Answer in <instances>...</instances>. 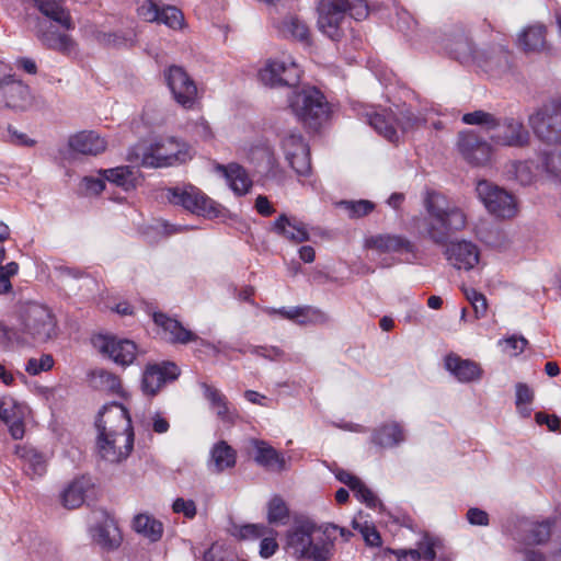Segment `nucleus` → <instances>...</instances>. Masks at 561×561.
<instances>
[{
  "label": "nucleus",
  "mask_w": 561,
  "mask_h": 561,
  "mask_svg": "<svg viewBox=\"0 0 561 561\" xmlns=\"http://www.w3.org/2000/svg\"><path fill=\"white\" fill-rule=\"evenodd\" d=\"M114 408H119L121 410H123L124 414H125V417L127 420H131L130 416H129V413L127 411V409L121 404V403H113L111 405H105L103 408L102 411L99 412V416L95 421V426L98 428V432L99 434L102 432V426L100 425H104L105 427H113V428H117V425L119 424L118 421H112L113 419H111L110 414H111V410L114 409ZM111 430H107V432H110Z\"/></svg>",
  "instance_id": "8fccbe9b"
},
{
  "label": "nucleus",
  "mask_w": 561,
  "mask_h": 561,
  "mask_svg": "<svg viewBox=\"0 0 561 561\" xmlns=\"http://www.w3.org/2000/svg\"><path fill=\"white\" fill-rule=\"evenodd\" d=\"M94 345L102 354L107 355L121 366H128L136 358L137 345L131 340L115 335H100L94 340Z\"/></svg>",
  "instance_id": "f3484780"
},
{
  "label": "nucleus",
  "mask_w": 561,
  "mask_h": 561,
  "mask_svg": "<svg viewBox=\"0 0 561 561\" xmlns=\"http://www.w3.org/2000/svg\"><path fill=\"white\" fill-rule=\"evenodd\" d=\"M365 0H319L317 25L319 31L334 42L344 36L347 16L360 20L368 14Z\"/></svg>",
  "instance_id": "7ed1b4c3"
},
{
  "label": "nucleus",
  "mask_w": 561,
  "mask_h": 561,
  "mask_svg": "<svg viewBox=\"0 0 561 561\" xmlns=\"http://www.w3.org/2000/svg\"><path fill=\"white\" fill-rule=\"evenodd\" d=\"M252 443L255 447L254 460L257 465L273 472L285 470V458L274 447L259 439H253Z\"/></svg>",
  "instance_id": "2f4dec72"
},
{
  "label": "nucleus",
  "mask_w": 561,
  "mask_h": 561,
  "mask_svg": "<svg viewBox=\"0 0 561 561\" xmlns=\"http://www.w3.org/2000/svg\"><path fill=\"white\" fill-rule=\"evenodd\" d=\"M100 174L108 182L128 192L137 187L141 181L139 169L130 165H121L101 170Z\"/></svg>",
  "instance_id": "c756f323"
},
{
  "label": "nucleus",
  "mask_w": 561,
  "mask_h": 561,
  "mask_svg": "<svg viewBox=\"0 0 561 561\" xmlns=\"http://www.w3.org/2000/svg\"><path fill=\"white\" fill-rule=\"evenodd\" d=\"M61 1L62 0H48L35 5L45 16L57 22L66 30H72L75 27L69 11L60 5Z\"/></svg>",
  "instance_id": "79ce46f5"
},
{
  "label": "nucleus",
  "mask_w": 561,
  "mask_h": 561,
  "mask_svg": "<svg viewBox=\"0 0 561 561\" xmlns=\"http://www.w3.org/2000/svg\"><path fill=\"white\" fill-rule=\"evenodd\" d=\"M351 490L360 502L366 504V506L375 508L378 505H381L375 493L360 479L358 480V483L354 484V489Z\"/></svg>",
  "instance_id": "6e6d98bb"
},
{
  "label": "nucleus",
  "mask_w": 561,
  "mask_h": 561,
  "mask_svg": "<svg viewBox=\"0 0 561 561\" xmlns=\"http://www.w3.org/2000/svg\"><path fill=\"white\" fill-rule=\"evenodd\" d=\"M289 518V510L285 501L275 495L267 505V520L270 524H286Z\"/></svg>",
  "instance_id": "49530a36"
},
{
  "label": "nucleus",
  "mask_w": 561,
  "mask_h": 561,
  "mask_svg": "<svg viewBox=\"0 0 561 561\" xmlns=\"http://www.w3.org/2000/svg\"><path fill=\"white\" fill-rule=\"evenodd\" d=\"M69 147L82 154L96 156L106 148V142L95 131H80L69 138Z\"/></svg>",
  "instance_id": "473e14b6"
},
{
  "label": "nucleus",
  "mask_w": 561,
  "mask_h": 561,
  "mask_svg": "<svg viewBox=\"0 0 561 561\" xmlns=\"http://www.w3.org/2000/svg\"><path fill=\"white\" fill-rule=\"evenodd\" d=\"M93 541L103 550H116L122 543V535L115 520L105 516L92 528Z\"/></svg>",
  "instance_id": "393cba45"
},
{
  "label": "nucleus",
  "mask_w": 561,
  "mask_h": 561,
  "mask_svg": "<svg viewBox=\"0 0 561 561\" xmlns=\"http://www.w3.org/2000/svg\"><path fill=\"white\" fill-rule=\"evenodd\" d=\"M164 80L176 103L185 108L193 107L197 96V87L182 67L170 66L164 71Z\"/></svg>",
  "instance_id": "4468645a"
},
{
  "label": "nucleus",
  "mask_w": 561,
  "mask_h": 561,
  "mask_svg": "<svg viewBox=\"0 0 561 561\" xmlns=\"http://www.w3.org/2000/svg\"><path fill=\"white\" fill-rule=\"evenodd\" d=\"M43 44L50 49L70 54L76 47L75 41L67 34H61L56 31H46L41 35Z\"/></svg>",
  "instance_id": "a18cd8bd"
},
{
  "label": "nucleus",
  "mask_w": 561,
  "mask_h": 561,
  "mask_svg": "<svg viewBox=\"0 0 561 561\" xmlns=\"http://www.w3.org/2000/svg\"><path fill=\"white\" fill-rule=\"evenodd\" d=\"M442 46L453 59L463 65L473 64L479 51L462 25H454L445 32Z\"/></svg>",
  "instance_id": "f8f14e48"
},
{
  "label": "nucleus",
  "mask_w": 561,
  "mask_h": 561,
  "mask_svg": "<svg viewBox=\"0 0 561 561\" xmlns=\"http://www.w3.org/2000/svg\"><path fill=\"white\" fill-rule=\"evenodd\" d=\"M24 415L23 403L15 401L12 397L0 398V420L9 426V432L14 439H21L24 435Z\"/></svg>",
  "instance_id": "4be33fe9"
},
{
  "label": "nucleus",
  "mask_w": 561,
  "mask_h": 561,
  "mask_svg": "<svg viewBox=\"0 0 561 561\" xmlns=\"http://www.w3.org/2000/svg\"><path fill=\"white\" fill-rule=\"evenodd\" d=\"M422 123L423 121L409 108L401 110L398 114H394L393 125L403 133L419 127Z\"/></svg>",
  "instance_id": "09e8293b"
},
{
  "label": "nucleus",
  "mask_w": 561,
  "mask_h": 561,
  "mask_svg": "<svg viewBox=\"0 0 561 561\" xmlns=\"http://www.w3.org/2000/svg\"><path fill=\"white\" fill-rule=\"evenodd\" d=\"M511 51L502 45L480 49L473 64L485 71L503 72L511 67Z\"/></svg>",
  "instance_id": "5701e85b"
},
{
  "label": "nucleus",
  "mask_w": 561,
  "mask_h": 561,
  "mask_svg": "<svg viewBox=\"0 0 561 561\" xmlns=\"http://www.w3.org/2000/svg\"><path fill=\"white\" fill-rule=\"evenodd\" d=\"M180 376V368L172 362L148 365L142 375L141 389L148 396H154L160 388Z\"/></svg>",
  "instance_id": "a211bd4d"
},
{
  "label": "nucleus",
  "mask_w": 561,
  "mask_h": 561,
  "mask_svg": "<svg viewBox=\"0 0 561 561\" xmlns=\"http://www.w3.org/2000/svg\"><path fill=\"white\" fill-rule=\"evenodd\" d=\"M404 432L397 422L387 423L373 432L371 442L382 448H392L404 442Z\"/></svg>",
  "instance_id": "c9c22d12"
},
{
  "label": "nucleus",
  "mask_w": 561,
  "mask_h": 561,
  "mask_svg": "<svg viewBox=\"0 0 561 561\" xmlns=\"http://www.w3.org/2000/svg\"><path fill=\"white\" fill-rule=\"evenodd\" d=\"M445 205V196L432 192L427 194L425 199V208L427 216L423 218L420 234L439 247L447 245L448 238L446 236V227L443 222V206Z\"/></svg>",
  "instance_id": "9d476101"
},
{
  "label": "nucleus",
  "mask_w": 561,
  "mask_h": 561,
  "mask_svg": "<svg viewBox=\"0 0 561 561\" xmlns=\"http://www.w3.org/2000/svg\"><path fill=\"white\" fill-rule=\"evenodd\" d=\"M272 231L294 243H302L310 239L306 225L297 219H289L286 214L278 216Z\"/></svg>",
  "instance_id": "c85d7f7f"
},
{
  "label": "nucleus",
  "mask_w": 561,
  "mask_h": 561,
  "mask_svg": "<svg viewBox=\"0 0 561 561\" xmlns=\"http://www.w3.org/2000/svg\"><path fill=\"white\" fill-rule=\"evenodd\" d=\"M54 366V358L49 354H44L39 359L30 358L26 363L25 370L32 375L36 376L42 371H47L51 369Z\"/></svg>",
  "instance_id": "4d7b16f0"
},
{
  "label": "nucleus",
  "mask_w": 561,
  "mask_h": 561,
  "mask_svg": "<svg viewBox=\"0 0 561 561\" xmlns=\"http://www.w3.org/2000/svg\"><path fill=\"white\" fill-rule=\"evenodd\" d=\"M364 540L368 546L378 547L381 545L380 534L374 526L365 525L360 528Z\"/></svg>",
  "instance_id": "774afa93"
},
{
  "label": "nucleus",
  "mask_w": 561,
  "mask_h": 561,
  "mask_svg": "<svg viewBox=\"0 0 561 561\" xmlns=\"http://www.w3.org/2000/svg\"><path fill=\"white\" fill-rule=\"evenodd\" d=\"M153 322L162 329L164 337L172 344H187L199 341L202 345L209 346L204 340L199 339L194 332L183 327V324L163 312L153 313Z\"/></svg>",
  "instance_id": "412c9836"
},
{
  "label": "nucleus",
  "mask_w": 561,
  "mask_h": 561,
  "mask_svg": "<svg viewBox=\"0 0 561 561\" xmlns=\"http://www.w3.org/2000/svg\"><path fill=\"white\" fill-rule=\"evenodd\" d=\"M138 14L148 22H157L160 15V9L158 5L151 1L146 0L144 3L138 8Z\"/></svg>",
  "instance_id": "0e129e2a"
},
{
  "label": "nucleus",
  "mask_w": 561,
  "mask_h": 561,
  "mask_svg": "<svg viewBox=\"0 0 561 561\" xmlns=\"http://www.w3.org/2000/svg\"><path fill=\"white\" fill-rule=\"evenodd\" d=\"M216 169L222 173L230 188L238 196L245 195L251 190L253 182L247 170L239 163L231 162L227 165L217 164Z\"/></svg>",
  "instance_id": "cd10ccee"
},
{
  "label": "nucleus",
  "mask_w": 561,
  "mask_h": 561,
  "mask_svg": "<svg viewBox=\"0 0 561 561\" xmlns=\"http://www.w3.org/2000/svg\"><path fill=\"white\" fill-rule=\"evenodd\" d=\"M282 149L289 165L298 175L307 176L311 171L309 146L299 133H287L283 136Z\"/></svg>",
  "instance_id": "2eb2a0df"
},
{
  "label": "nucleus",
  "mask_w": 561,
  "mask_h": 561,
  "mask_svg": "<svg viewBox=\"0 0 561 561\" xmlns=\"http://www.w3.org/2000/svg\"><path fill=\"white\" fill-rule=\"evenodd\" d=\"M234 556L229 553L218 543H214L207 551H205L203 561H232Z\"/></svg>",
  "instance_id": "bf43d9fd"
},
{
  "label": "nucleus",
  "mask_w": 561,
  "mask_h": 561,
  "mask_svg": "<svg viewBox=\"0 0 561 561\" xmlns=\"http://www.w3.org/2000/svg\"><path fill=\"white\" fill-rule=\"evenodd\" d=\"M20 331L25 343H46L57 335L51 310L37 302H27L20 310Z\"/></svg>",
  "instance_id": "423d86ee"
},
{
  "label": "nucleus",
  "mask_w": 561,
  "mask_h": 561,
  "mask_svg": "<svg viewBox=\"0 0 561 561\" xmlns=\"http://www.w3.org/2000/svg\"><path fill=\"white\" fill-rule=\"evenodd\" d=\"M462 122L467 125L483 126L491 133V139L496 145L522 147L528 142L529 134L523 123L512 117L500 118L482 110L466 113Z\"/></svg>",
  "instance_id": "39448f33"
},
{
  "label": "nucleus",
  "mask_w": 561,
  "mask_h": 561,
  "mask_svg": "<svg viewBox=\"0 0 561 561\" xmlns=\"http://www.w3.org/2000/svg\"><path fill=\"white\" fill-rule=\"evenodd\" d=\"M23 462L24 472L31 478H41L47 469V460L44 454L32 447H23L18 450Z\"/></svg>",
  "instance_id": "f704fd0d"
},
{
  "label": "nucleus",
  "mask_w": 561,
  "mask_h": 561,
  "mask_svg": "<svg viewBox=\"0 0 561 561\" xmlns=\"http://www.w3.org/2000/svg\"><path fill=\"white\" fill-rule=\"evenodd\" d=\"M339 207L345 209L350 218H360L367 216L375 208V204L367 199L359 201H341Z\"/></svg>",
  "instance_id": "de8ad7c7"
},
{
  "label": "nucleus",
  "mask_w": 561,
  "mask_h": 561,
  "mask_svg": "<svg viewBox=\"0 0 561 561\" xmlns=\"http://www.w3.org/2000/svg\"><path fill=\"white\" fill-rule=\"evenodd\" d=\"M278 31L286 38L296 39L305 45L310 44L309 27L295 15L285 16L278 25Z\"/></svg>",
  "instance_id": "e433bc0d"
},
{
  "label": "nucleus",
  "mask_w": 561,
  "mask_h": 561,
  "mask_svg": "<svg viewBox=\"0 0 561 561\" xmlns=\"http://www.w3.org/2000/svg\"><path fill=\"white\" fill-rule=\"evenodd\" d=\"M505 350L511 351V355L517 356L524 352L528 341L523 335H512L504 341Z\"/></svg>",
  "instance_id": "69168bd1"
},
{
  "label": "nucleus",
  "mask_w": 561,
  "mask_h": 561,
  "mask_svg": "<svg viewBox=\"0 0 561 561\" xmlns=\"http://www.w3.org/2000/svg\"><path fill=\"white\" fill-rule=\"evenodd\" d=\"M173 512L183 514L186 518H193L196 515V505L193 500L176 499L172 505Z\"/></svg>",
  "instance_id": "680f3d73"
},
{
  "label": "nucleus",
  "mask_w": 561,
  "mask_h": 561,
  "mask_svg": "<svg viewBox=\"0 0 561 561\" xmlns=\"http://www.w3.org/2000/svg\"><path fill=\"white\" fill-rule=\"evenodd\" d=\"M237 462V451L226 442L219 440L210 449L209 469L214 473H221L233 468Z\"/></svg>",
  "instance_id": "72a5a7b5"
},
{
  "label": "nucleus",
  "mask_w": 561,
  "mask_h": 561,
  "mask_svg": "<svg viewBox=\"0 0 561 561\" xmlns=\"http://www.w3.org/2000/svg\"><path fill=\"white\" fill-rule=\"evenodd\" d=\"M547 26L543 23H533L520 31L517 37L519 47L525 53H541L548 48Z\"/></svg>",
  "instance_id": "a878e982"
},
{
  "label": "nucleus",
  "mask_w": 561,
  "mask_h": 561,
  "mask_svg": "<svg viewBox=\"0 0 561 561\" xmlns=\"http://www.w3.org/2000/svg\"><path fill=\"white\" fill-rule=\"evenodd\" d=\"M88 488L89 481L84 478L73 480L61 494L62 505L68 510L79 507L84 502Z\"/></svg>",
  "instance_id": "c03bdc74"
},
{
  "label": "nucleus",
  "mask_w": 561,
  "mask_h": 561,
  "mask_svg": "<svg viewBox=\"0 0 561 561\" xmlns=\"http://www.w3.org/2000/svg\"><path fill=\"white\" fill-rule=\"evenodd\" d=\"M93 375L99 378L100 385L106 390L117 392L121 389V379L115 374L100 369Z\"/></svg>",
  "instance_id": "13d9d810"
},
{
  "label": "nucleus",
  "mask_w": 561,
  "mask_h": 561,
  "mask_svg": "<svg viewBox=\"0 0 561 561\" xmlns=\"http://www.w3.org/2000/svg\"><path fill=\"white\" fill-rule=\"evenodd\" d=\"M112 421H118L117 428L105 427L103 424L102 432L98 435V450L102 459L108 462H119L126 459L134 447V430L131 420H127L123 410L114 408L110 414Z\"/></svg>",
  "instance_id": "20e7f679"
},
{
  "label": "nucleus",
  "mask_w": 561,
  "mask_h": 561,
  "mask_svg": "<svg viewBox=\"0 0 561 561\" xmlns=\"http://www.w3.org/2000/svg\"><path fill=\"white\" fill-rule=\"evenodd\" d=\"M202 388L205 398L209 401L211 409L216 411L217 416L222 422L233 423L234 413L230 411L226 396L207 383H202Z\"/></svg>",
  "instance_id": "4c0bfd02"
},
{
  "label": "nucleus",
  "mask_w": 561,
  "mask_h": 561,
  "mask_svg": "<svg viewBox=\"0 0 561 561\" xmlns=\"http://www.w3.org/2000/svg\"><path fill=\"white\" fill-rule=\"evenodd\" d=\"M551 527L552 524L550 520H522L518 525L517 539L527 545H542L549 540Z\"/></svg>",
  "instance_id": "bb28decb"
},
{
  "label": "nucleus",
  "mask_w": 561,
  "mask_h": 561,
  "mask_svg": "<svg viewBox=\"0 0 561 561\" xmlns=\"http://www.w3.org/2000/svg\"><path fill=\"white\" fill-rule=\"evenodd\" d=\"M164 196L172 205L181 206L192 214L209 218L220 215L219 205L194 185L169 187Z\"/></svg>",
  "instance_id": "6e6552de"
},
{
  "label": "nucleus",
  "mask_w": 561,
  "mask_h": 561,
  "mask_svg": "<svg viewBox=\"0 0 561 561\" xmlns=\"http://www.w3.org/2000/svg\"><path fill=\"white\" fill-rule=\"evenodd\" d=\"M366 247L382 253H412L415 255L416 247L408 238L400 234L382 233L366 240Z\"/></svg>",
  "instance_id": "b1692460"
},
{
  "label": "nucleus",
  "mask_w": 561,
  "mask_h": 561,
  "mask_svg": "<svg viewBox=\"0 0 561 561\" xmlns=\"http://www.w3.org/2000/svg\"><path fill=\"white\" fill-rule=\"evenodd\" d=\"M61 1L62 0H48L35 5L45 16L57 22L66 30H72L75 27L69 11L60 5Z\"/></svg>",
  "instance_id": "37998d69"
},
{
  "label": "nucleus",
  "mask_w": 561,
  "mask_h": 561,
  "mask_svg": "<svg viewBox=\"0 0 561 561\" xmlns=\"http://www.w3.org/2000/svg\"><path fill=\"white\" fill-rule=\"evenodd\" d=\"M394 114L392 112L371 113L368 115L369 125L386 139L396 142L399 135L396 126L393 125Z\"/></svg>",
  "instance_id": "ea45409f"
},
{
  "label": "nucleus",
  "mask_w": 561,
  "mask_h": 561,
  "mask_svg": "<svg viewBox=\"0 0 561 561\" xmlns=\"http://www.w3.org/2000/svg\"><path fill=\"white\" fill-rule=\"evenodd\" d=\"M529 125L541 141L549 145L561 142V102L543 104L529 116Z\"/></svg>",
  "instance_id": "1a4fd4ad"
},
{
  "label": "nucleus",
  "mask_w": 561,
  "mask_h": 561,
  "mask_svg": "<svg viewBox=\"0 0 561 561\" xmlns=\"http://www.w3.org/2000/svg\"><path fill=\"white\" fill-rule=\"evenodd\" d=\"M337 525L318 526L310 519L296 520L286 534V550L298 560L329 561L334 553Z\"/></svg>",
  "instance_id": "f257e3e1"
},
{
  "label": "nucleus",
  "mask_w": 561,
  "mask_h": 561,
  "mask_svg": "<svg viewBox=\"0 0 561 561\" xmlns=\"http://www.w3.org/2000/svg\"><path fill=\"white\" fill-rule=\"evenodd\" d=\"M33 102L30 87L15 76L9 75L0 79V108L25 111Z\"/></svg>",
  "instance_id": "ddd939ff"
},
{
  "label": "nucleus",
  "mask_w": 561,
  "mask_h": 561,
  "mask_svg": "<svg viewBox=\"0 0 561 561\" xmlns=\"http://www.w3.org/2000/svg\"><path fill=\"white\" fill-rule=\"evenodd\" d=\"M446 260L457 270L470 271L479 262L478 247L471 241H449L445 245Z\"/></svg>",
  "instance_id": "aec40b11"
},
{
  "label": "nucleus",
  "mask_w": 561,
  "mask_h": 561,
  "mask_svg": "<svg viewBox=\"0 0 561 561\" xmlns=\"http://www.w3.org/2000/svg\"><path fill=\"white\" fill-rule=\"evenodd\" d=\"M133 528L152 542L160 540L163 534L162 523L148 514L136 515L133 520Z\"/></svg>",
  "instance_id": "58836bf2"
},
{
  "label": "nucleus",
  "mask_w": 561,
  "mask_h": 561,
  "mask_svg": "<svg viewBox=\"0 0 561 561\" xmlns=\"http://www.w3.org/2000/svg\"><path fill=\"white\" fill-rule=\"evenodd\" d=\"M458 149L463 159L472 165H484L491 158V146L474 133H460Z\"/></svg>",
  "instance_id": "6ab92c4d"
},
{
  "label": "nucleus",
  "mask_w": 561,
  "mask_h": 561,
  "mask_svg": "<svg viewBox=\"0 0 561 561\" xmlns=\"http://www.w3.org/2000/svg\"><path fill=\"white\" fill-rule=\"evenodd\" d=\"M465 296L473 308L477 319L483 318L488 311V301L483 294L474 288L465 289Z\"/></svg>",
  "instance_id": "3c124183"
},
{
  "label": "nucleus",
  "mask_w": 561,
  "mask_h": 561,
  "mask_svg": "<svg viewBox=\"0 0 561 561\" xmlns=\"http://www.w3.org/2000/svg\"><path fill=\"white\" fill-rule=\"evenodd\" d=\"M250 353L261 356L268 360H288L286 353L278 346L252 345L249 347Z\"/></svg>",
  "instance_id": "5fc2aeb1"
},
{
  "label": "nucleus",
  "mask_w": 561,
  "mask_h": 561,
  "mask_svg": "<svg viewBox=\"0 0 561 561\" xmlns=\"http://www.w3.org/2000/svg\"><path fill=\"white\" fill-rule=\"evenodd\" d=\"M191 158L187 144L175 137L160 138L148 146L136 145L127 153L129 162L154 169L185 163Z\"/></svg>",
  "instance_id": "f03ea898"
},
{
  "label": "nucleus",
  "mask_w": 561,
  "mask_h": 561,
  "mask_svg": "<svg viewBox=\"0 0 561 561\" xmlns=\"http://www.w3.org/2000/svg\"><path fill=\"white\" fill-rule=\"evenodd\" d=\"M445 367L460 382L474 381L478 380L481 376V368L477 363L469 359H462L454 354L446 356Z\"/></svg>",
  "instance_id": "7c9ffc66"
},
{
  "label": "nucleus",
  "mask_w": 561,
  "mask_h": 561,
  "mask_svg": "<svg viewBox=\"0 0 561 561\" xmlns=\"http://www.w3.org/2000/svg\"><path fill=\"white\" fill-rule=\"evenodd\" d=\"M467 520L473 526H488L490 523L489 514L478 507H471L467 512Z\"/></svg>",
  "instance_id": "338daca9"
},
{
  "label": "nucleus",
  "mask_w": 561,
  "mask_h": 561,
  "mask_svg": "<svg viewBox=\"0 0 561 561\" xmlns=\"http://www.w3.org/2000/svg\"><path fill=\"white\" fill-rule=\"evenodd\" d=\"M183 20V14L178 8L167 7L160 10V15L157 22L163 23L170 28L178 30L181 28Z\"/></svg>",
  "instance_id": "603ef678"
},
{
  "label": "nucleus",
  "mask_w": 561,
  "mask_h": 561,
  "mask_svg": "<svg viewBox=\"0 0 561 561\" xmlns=\"http://www.w3.org/2000/svg\"><path fill=\"white\" fill-rule=\"evenodd\" d=\"M293 113L310 129L317 130L329 115V103L316 87L294 90L288 96Z\"/></svg>",
  "instance_id": "0eeeda50"
},
{
  "label": "nucleus",
  "mask_w": 561,
  "mask_h": 561,
  "mask_svg": "<svg viewBox=\"0 0 561 561\" xmlns=\"http://www.w3.org/2000/svg\"><path fill=\"white\" fill-rule=\"evenodd\" d=\"M270 531V528L263 524H247L236 527L233 533L240 539H257L262 538Z\"/></svg>",
  "instance_id": "864d4df0"
},
{
  "label": "nucleus",
  "mask_w": 561,
  "mask_h": 561,
  "mask_svg": "<svg viewBox=\"0 0 561 561\" xmlns=\"http://www.w3.org/2000/svg\"><path fill=\"white\" fill-rule=\"evenodd\" d=\"M415 550L419 552V560L424 559L426 561H433L436 558L435 542L428 536H425L417 543V548Z\"/></svg>",
  "instance_id": "052dcab7"
},
{
  "label": "nucleus",
  "mask_w": 561,
  "mask_h": 561,
  "mask_svg": "<svg viewBox=\"0 0 561 561\" xmlns=\"http://www.w3.org/2000/svg\"><path fill=\"white\" fill-rule=\"evenodd\" d=\"M259 77L265 85L295 88L300 81L301 70L294 61L273 60L260 71Z\"/></svg>",
  "instance_id": "dca6fc26"
},
{
  "label": "nucleus",
  "mask_w": 561,
  "mask_h": 561,
  "mask_svg": "<svg viewBox=\"0 0 561 561\" xmlns=\"http://www.w3.org/2000/svg\"><path fill=\"white\" fill-rule=\"evenodd\" d=\"M476 192L479 199L492 215L500 218H512L515 216L516 201L507 191L492 184L486 180L477 183Z\"/></svg>",
  "instance_id": "9b49d317"
},
{
  "label": "nucleus",
  "mask_w": 561,
  "mask_h": 561,
  "mask_svg": "<svg viewBox=\"0 0 561 561\" xmlns=\"http://www.w3.org/2000/svg\"><path fill=\"white\" fill-rule=\"evenodd\" d=\"M443 222L446 227V236L448 241L458 231L462 230L467 224V217L462 209L451 205L445 198V205L443 206Z\"/></svg>",
  "instance_id": "a19ab883"
},
{
  "label": "nucleus",
  "mask_w": 561,
  "mask_h": 561,
  "mask_svg": "<svg viewBox=\"0 0 561 561\" xmlns=\"http://www.w3.org/2000/svg\"><path fill=\"white\" fill-rule=\"evenodd\" d=\"M516 389V407H520L524 404H530L534 401L535 393L533 389L524 382H517L515 386Z\"/></svg>",
  "instance_id": "e2e57ef3"
}]
</instances>
